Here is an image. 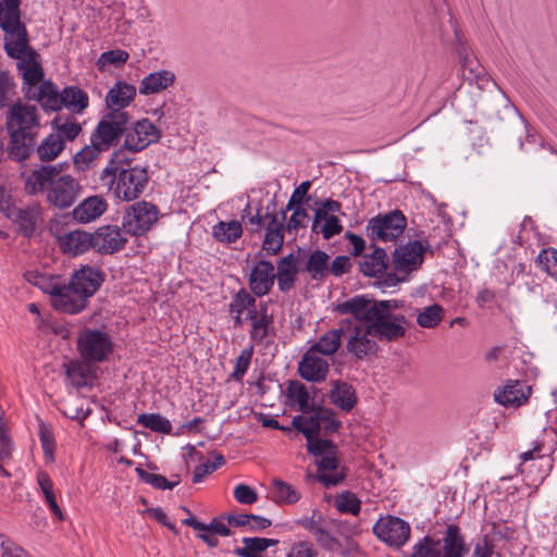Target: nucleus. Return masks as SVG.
<instances>
[{
	"label": "nucleus",
	"instance_id": "aec40b11",
	"mask_svg": "<svg viewBox=\"0 0 557 557\" xmlns=\"http://www.w3.org/2000/svg\"><path fill=\"white\" fill-rule=\"evenodd\" d=\"M102 281L100 270L91 267H83L73 274L70 282L73 288L87 301V298L98 290Z\"/></svg>",
	"mask_w": 557,
	"mask_h": 557
},
{
	"label": "nucleus",
	"instance_id": "f3484780",
	"mask_svg": "<svg viewBox=\"0 0 557 557\" xmlns=\"http://www.w3.org/2000/svg\"><path fill=\"white\" fill-rule=\"evenodd\" d=\"M330 364L325 356L309 348L298 364L300 376L308 382H322L326 379Z\"/></svg>",
	"mask_w": 557,
	"mask_h": 557
},
{
	"label": "nucleus",
	"instance_id": "cd10ccee",
	"mask_svg": "<svg viewBox=\"0 0 557 557\" xmlns=\"http://www.w3.org/2000/svg\"><path fill=\"white\" fill-rule=\"evenodd\" d=\"M257 309L256 298L245 289H240L228 305V311L238 326L248 322Z\"/></svg>",
	"mask_w": 557,
	"mask_h": 557
},
{
	"label": "nucleus",
	"instance_id": "ddd939ff",
	"mask_svg": "<svg viewBox=\"0 0 557 557\" xmlns=\"http://www.w3.org/2000/svg\"><path fill=\"white\" fill-rule=\"evenodd\" d=\"M410 525L407 521L395 516L381 517L373 525L376 537L391 547L399 548L410 537Z\"/></svg>",
	"mask_w": 557,
	"mask_h": 557
},
{
	"label": "nucleus",
	"instance_id": "864d4df0",
	"mask_svg": "<svg viewBox=\"0 0 557 557\" xmlns=\"http://www.w3.org/2000/svg\"><path fill=\"white\" fill-rule=\"evenodd\" d=\"M411 557H441L440 541L430 536L423 537L413 546Z\"/></svg>",
	"mask_w": 557,
	"mask_h": 557
},
{
	"label": "nucleus",
	"instance_id": "de8ad7c7",
	"mask_svg": "<svg viewBox=\"0 0 557 557\" xmlns=\"http://www.w3.org/2000/svg\"><path fill=\"white\" fill-rule=\"evenodd\" d=\"M137 423L163 434H170L172 431L171 422L159 413H141L137 417Z\"/></svg>",
	"mask_w": 557,
	"mask_h": 557
},
{
	"label": "nucleus",
	"instance_id": "1a4fd4ad",
	"mask_svg": "<svg viewBox=\"0 0 557 557\" xmlns=\"http://www.w3.org/2000/svg\"><path fill=\"white\" fill-rule=\"evenodd\" d=\"M407 226V218L400 210L377 214L369 220L366 226L367 236L383 243L396 240Z\"/></svg>",
	"mask_w": 557,
	"mask_h": 557
},
{
	"label": "nucleus",
	"instance_id": "6e6552de",
	"mask_svg": "<svg viewBox=\"0 0 557 557\" xmlns=\"http://www.w3.org/2000/svg\"><path fill=\"white\" fill-rule=\"evenodd\" d=\"M292 424L305 435L307 444H315L324 441L318 437L321 430L327 432L336 431L341 422L335 418L333 410L323 407H314L307 416L294 417Z\"/></svg>",
	"mask_w": 557,
	"mask_h": 557
},
{
	"label": "nucleus",
	"instance_id": "7c9ffc66",
	"mask_svg": "<svg viewBox=\"0 0 557 557\" xmlns=\"http://www.w3.org/2000/svg\"><path fill=\"white\" fill-rule=\"evenodd\" d=\"M440 548L441 557H465L468 548L465 537L457 525H448L442 539V545L440 544Z\"/></svg>",
	"mask_w": 557,
	"mask_h": 557
},
{
	"label": "nucleus",
	"instance_id": "58836bf2",
	"mask_svg": "<svg viewBox=\"0 0 557 557\" xmlns=\"http://www.w3.org/2000/svg\"><path fill=\"white\" fill-rule=\"evenodd\" d=\"M24 277L29 284L49 294L51 298L55 292L59 290V286L62 283L60 276L41 273L35 270L25 272Z\"/></svg>",
	"mask_w": 557,
	"mask_h": 557
},
{
	"label": "nucleus",
	"instance_id": "2f4dec72",
	"mask_svg": "<svg viewBox=\"0 0 557 557\" xmlns=\"http://www.w3.org/2000/svg\"><path fill=\"white\" fill-rule=\"evenodd\" d=\"M297 274V258L293 253L283 257L278 261L277 272H275V278H277L278 289L283 293L290 290L295 285Z\"/></svg>",
	"mask_w": 557,
	"mask_h": 557
},
{
	"label": "nucleus",
	"instance_id": "f03ea898",
	"mask_svg": "<svg viewBox=\"0 0 557 557\" xmlns=\"http://www.w3.org/2000/svg\"><path fill=\"white\" fill-rule=\"evenodd\" d=\"M24 188L29 195H46V201L58 209H67L81 196L83 187L77 178L57 165H42L25 176Z\"/></svg>",
	"mask_w": 557,
	"mask_h": 557
},
{
	"label": "nucleus",
	"instance_id": "4d7b16f0",
	"mask_svg": "<svg viewBox=\"0 0 557 557\" xmlns=\"http://www.w3.org/2000/svg\"><path fill=\"white\" fill-rule=\"evenodd\" d=\"M335 507L341 512L357 516L360 511V500L352 493L346 492L336 497Z\"/></svg>",
	"mask_w": 557,
	"mask_h": 557
},
{
	"label": "nucleus",
	"instance_id": "680f3d73",
	"mask_svg": "<svg viewBox=\"0 0 557 557\" xmlns=\"http://www.w3.org/2000/svg\"><path fill=\"white\" fill-rule=\"evenodd\" d=\"M318 552L309 541H298L290 545L287 557H317Z\"/></svg>",
	"mask_w": 557,
	"mask_h": 557
},
{
	"label": "nucleus",
	"instance_id": "ea45409f",
	"mask_svg": "<svg viewBox=\"0 0 557 557\" xmlns=\"http://www.w3.org/2000/svg\"><path fill=\"white\" fill-rule=\"evenodd\" d=\"M65 148L64 139L54 133L48 135L37 147L36 151L41 161L48 162L57 159Z\"/></svg>",
	"mask_w": 557,
	"mask_h": 557
},
{
	"label": "nucleus",
	"instance_id": "8fccbe9b",
	"mask_svg": "<svg viewBox=\"0 0 557 557\" xmlns=\"http://www.w3.org/2000/svg\"><path fill=\"white\" fill-rule=\"evenodd\" d=\"M53 126L57 129L55 135L65 140H74L82 132V126L73 117L62 120L60 116L53 121Z\"/></svg>",
	"mask_w": 557,
	"mask_h": 557
},
{
	"label": "nucleus",
	"instance_id": "f257e3e1",
	"mask_svg": "<svg viewBox=\"0 0 557 557\" xmlns=\"http://www.w3.org/2000/svg\"><path fill=\"white\" fill-rule=\"evenodd\" d=\"M342 314L366 319L375 338L380 341H396L406 333V319L401 314L392 313L391 301H376L366 296H355L336 306Z\"/></svg>",
	"mask_w": 557,
	"mask_h": 557
},
{
	"label": "nucleus",
	"instance_id": "7ed1b4c3",
	"mask_svg": "<svg viewBox=\"0 0 557 557\" xmlns=\"http://www.w3.org/2000/svg\"><path fill=\"white\" fill-rule=\"evenodd\" d=\"M5 127L10 137V158L15 161L26 160L33 152L42 127L39 108L21 100L9 106Z\"/></svg>",
	"mask_w": 557,
	"mask_h": 557
},
{
	"label": "nucleus",
	"instance_id": "dca6fc26",
	"mask_svg": "<svg viewBox=\"0 0 557 557\" xmlns=\"http://www.w3.org/2000/svg\"><path fill=\"white\" fill-rule=\"evenodd\" d=\"M92 249L101 255H112L124 248L127 238L116 225H103L91 233Z\"/></svg>",
	"mask_w": 557,
	"mask_h": 557
},
{
	"label": "nucleus",
	"instance_id": "2eb2a0df",
	"mask_svg": "<svg viewBox=\"0 0 557 557\" xmlns=\"http://www.w3.org/2000/svg\"><path fill=\"white\" fill-rule=\"evenodd\" d=\"M428 247L429 245L421 240H412L398 246L393 256L395 269L406 274L418 270L423 263Z\"/></svg>",
	"mask_w": 557,
	"mask_h": 557
},
{
	"label": "nucleus",
	"instance_id": "c85d7f7f",
	"mask_svg": "<svg viewBox=\"0 0 557 557\" xmlns=\"http://www.w3.org/2000/svg\"><path fill=\"white\" fill-rule=\"evenodd\" d=\"M175 79V74L170 70L156 71L140 81L138 91L144 96L159 94L172 86Z\"/></svg>",
	"mask_w": 557,
	"mask_h": 557
},
{
	"label": "nucleus",
	"instance_id": "0eeeda50",
	"mask_svg": "<svg viewBox=\"0 0 557 557\" xmlns=\"http://www.w3.org/2000/svg\"><path fill=\"white\" fill-rule=\"evenodd\" d=\"M308 451L317 458L318 479L325 486L337 485L345 478V471L339 467L337 448L332 441L307 444Z\"/></svg>",
	"mask_w": 557,
	"mask_h": 557
},
{
	"label": "nucleus",
	"instance_id": "412c9836",
	"mask_svg": "<svg viewBox=\"0 0 557 557\" xmlns=\"http://www.w3.org/2000/svg\"><path fill=\"white\" fill-rule=\"evenodd\" d=\"M51 305L59 311L74 314L86 307V301L83 296L73 288L71 282L69 284L62 282L59 286V290L55 292L51 299Z\"/></svg>",
	"mask_w": 557,
	"mask_h": 557
},
{
	"label": "nucleus",
	"instance_id": "052dcab7",
	"mask_svg": "<svg viewBox=\"0 0 557 557\" xmlns=\"http://www.w3.org/2000/svg\"><path fill=\"white\" fill-rule=\"evenodd\" d=\"M536 263L547 274H552V269L557 264V250L552 247L542 249L536 258Z\"/></svg>",
	"mask_w": 557,
	"mask_h": 557
},
{
	"label": "nucleus",
	"instance_id": "9b49d317",
	"mask_svg": "<svg viewBox=\"0 0 557 557\" xmlns=\"http://www.w3.org/2000/svg\"><path fill=\"white\" fill-rule=\"evenodd\" d=\"M77 349L84 361L97 363L108 358L112 352L113 344L106 332L86 329L77 338Z\"/></svg>",
	"mask_w": 557,
	"mask_h": 557
},
{
	"label": "nucleus",
	"instance_id": "20e7f679",
	"mask_svg": "<svg viewBox=\"0 0 557 557\" xmlns=\"http://www.w3.org/2000/svg\"><path fill=\"white\" fill-rule=\"evenodd\" d=\"M99 178L109 185L113 195L122 201L137 199L149 182V175L145 168L136 165L119 171L114 160L103 168Z\"/></svg>",
	"mask_w": 557,
	"mask_h": 557
},
{
	"label": "nucleus",
	"instance_id": "4468645a",
	"mask_svg": "<svg viewBox=\"0 0 557 557\" xmlns=\"http://www.w3.org/2000/svg\"><path fill=\"white\" fill-rule=\"evenodd\" d=\"M124 134L125 148L134 152L144 150L161 137V131L148 119L137 121L131 127L126 126Z\"/></svg>",
	"mask_w": 557,
	"mask_h": 557
},
{
	"label": "nucleus",
	"instance_id": "c756f323",
	"mask_svg": "<svg viewBox=\"0 0 557 557\" xmlns=\"http://www.w3.org/2000/svg\"><path fill=\"white\" fill-rule=\"evenodd\" d=\"M59 243L63 252L74 257L92 248L91 233L82 230L64 234L60 237Z\"/></svg>",
	"mask_w": 557,
	"mask_h": 557
},
{
	"label": "nucleus",
	"instance_id": "e2e57ef3",
	"mask_svg": "<svg viewBox=\"0 0 557 557\" xmlns=\"http://www.w3.org/2000/svg\"><path fill=\"white\" fill-rule=\"evenodd\" d=\"M342 231L343 225L336 215L330 216L318 228V233H321L324 239H331L335 235L341 234Z\"/></svg>",
	"mask_w": 557,
	"mask_h": 557
},
{
	"label": "nucleus",
	"instance_id": "5701e85b",
	"mask_svg": "<svg viewBox=\"0 0 557 557\" xmlns=\"http://www.w3.org/2000/svg\"><path fill=\"white\" fill-rule=\"evenodd\" d=\"M248 318L250 323L249 335L252 342L262 343L263 339L274 334L273 315L269 312L268 305L262 302Z\"/></svg>",
	"mask_w": 557,
	"mask_h": 557
},
{
	"label": "nucleus",
	"instance_id": "393cba45",
	"mask_svg": "<svg viewBox=\"0 0 557 557\" xmlns=\"http://www.w3.org/2000/svg\"><path fill=\"white\" fill-rule=\"evenodd\" d=\"M531 394V387L522 382L513 381L496 389L495 400L505 407H519Z\"/></svg>",
	"mask_w": 557,
	"mask_h": 557
},
{
	"label": "nucleus",
	"instance_id": "72a5a7b5",
	"mask_svg": "<svg viewBox=\"0 0 557 557\" xmlns=\"http://www.w3.org/2000/svg\"><path fill=\"white\" fill-rule=\"evenodd\" d=\"M286 397L290 406H297L298 410L307 416L310 413L314 406L313 397L310 395L308 388L299 381L289 382L286 388Z\"/></svg>",
	"mask_w": 557,
	"mask_h": 557
},
{
	"label": "nucleus",
	"instance_id": "f8f14e48",
	"mask_svg": "<svg viewBox=\"0 0 557 557\" xmlns=\"http://www.w3.org/2000/svg\"><path fill=\"white\" fill-rule=\"evenodd\" d=\"M128 120V113H107L91 133L90 143H96L104 151L109 150L120 141Z\"/></svg>",
	"mask_w": 557,
	"mask_h": 557
},
{
	"label": "nucleus",
	"instance_id": "37998d69",
	"mask_svg": "<svg viewBox=\"0 0 557 557\" xmlns=\"http://www.w3.org/2000/svg\"><path fill=\"white\" fill-rule=\"evenodd\" d=\"M243 234L239 221L219 222L212 227V236L220 243H235Z\"/></svg>",
	"mask_w": 557,
	"mask_h": 557
},
{
	"label": "nucleus",
	"instance_id": "13d9d810",
	"mask_svg": "<svg viewBox=\"0 0 557 557\" xmlns=\"http://www.w3.org/2000/svg\"><path fill=\"white\" fill-rule=\"evenodd\" d=\"M225 460L224 457L220 454L214 455L213 461H206L202 465L196 467L194 471V478L193 481L195 483L201 482L209 473L215 471L219 467L224 465Z\"/></svg>",
	"mask_w": 557,
	"mask_h": 557
},
{
	"label": "nucleus",
	"instance_id": "e433bc0d",
	"mask_svg": "<svg viewBox=\"0 0 557 557\" xmlns=\"http://www.w3.org/2000/svg\"><path fill=\"white\" fill-rule=\"evenodd\" d=\"M360 271L367 276H377L387 268V256L384 249L374 248L371 253L362 256L359 262Z\"/></svg>",
	"mask_w": 557,
	"mask_h": 557
},
{
	"label": "nucleus",
	"instance_id": "5fc2aeb1",
	"mask_svg": "<svg viewBox=\"0 0 557 557\" xmlns=\"http://www.w3.org/2000/svg\"><path fill=\"white\" fill-rule=\"evenodd\" d=\"M292 210L293 213L284 228L287 234L296 236L299 228L306 227L309 214L302 206H295Z\"/></svg>",
	"mask_w": 557,
	"mask_h": 557
},
{
	"label": "nucleus",
	"instance_id": "774afa93",
	"mask_svg": "<svg viewBox=\"0 0 557 557\" xmlns=\"http://www.w3.org/2000/svg\"><path fill=\"white\" fill-rule=\"evenodd\" d=\"M39 437H40V443H41V447H42L45 457L49 461H53L55 444H54L52 433L49 430H47L45 426H41Z\"/></svg>",
	"mask_w": 557,
	"mask_h": 557
},
{
	"label": "nucleus",
	"instance_id": "4c0bfd02",
	"mask_svg": "<svg viewBox=\"0 0 557 557\" xmlns=\"http://www.w3.org/2000/svg\"><path fill=\"white\" fill-rule=\"evenodd\" d=\"M271 498L278 505H292L300 499V493L292 484L273 479L271 483Z\"/></svg>",
	"mask_w": 557,
	"mask_h": 557
},
{
	"label": "nucleus",
	"instance_id": "f704fd0d",
	"mask_svg": "<svg viewBox=\"0 0 557 557\" xmlns=\"http://www.w3.org/2000/svg\"><path fill=\"white\" fill-rule=\"evenodd\" d=\"M331 403L343 411H350L356 403L357 396L354 387L342 381H335L330 391Z\"/></svg>",
	"mask_w": 557,
	"mask_h": 557
},
{
	"label": "nucleus",
	"instance_id": "6ab92c4d",
	"mask_svg": "<svg viewBox=\"0 0 557 557\" xmlns=\"http://www.w3.org/2000/svg\"><path fill=\"white\" fill-rule=\"evenodd\" d=\"M274 280L273 264L270 261L260 260L255 263L250 271L248 285L256 296L261 297L271 290Z\"/></svg>",
	"mask_w": 557,
	"mask_h": 557
},
{
	"label": "nucleus",
	"instance_id": "3c124183",
	"mask_svg": "<svg viewBox=\"0 0 557 557\" xmlns=\"http://www.w3.org/2000/svg\"><path fill=\"white\" fill-rule=\"evenodd\" d=\"M128 58H129V54L125 50H121V49L109 50V51L102 52L99 55V58L96 62V65L99 71H104L108 65H113V66L119 67V66H122L123 64H125L126 61L128 60Z\"/></svg>",
	"mask_w": 557,
	"mask_h": 557
},
{
	"label": "nucleus",
	"instance_id": "69168bd1",
	"mask_svg": "<svg viewBox=\"0 0 557 557\" xmlns=\"http://www.w3.org/2000/svg\"><path fill=\"white\" fill-rule=\"evenodd\" d=\"M234 497L238 503L244 505H251L258 499L256 491L246 484H238L234 488Z\"/></svg>",
	"mask_w": 557,
	"mask_h": 557
},
{
	"label": "nucleus",
	"instance_id": "338daca9",
	"mask_svg": "<svg viewBox=\"0 0 557 557\" xmlns=\"http://www.w3.org/2000/svg\"><path fill=\"white\" fill-rule=\"evenodd\" d=\"M313 537L321 547L327 550L337 552L341 548L339 541L324 528H322Z\"/></svg>",
	"mask_w": 557,
	"mask_h": 557
},
{
	"label": "nucleus",
	"instance_id": "b1692460",
	"mask_svg": "<svg viewBox=\"0 0 557 557\" xmlns=\"http://www.w3.org/2000/svg\"><path fill=\"white\" fill-rule=\"evenodd\" d=\"M265 216L270 218V221L265 226L262 249L267 250L270 255H277L284 243V221L286 219V214L285 211H282L281 220H278L277 214L275 213H267Z\"/></svg>",
	"mask_w": 557,
	"mask_h": 557
},
{
	"label": "nucleus",
	"instance_id": "0e129e2a",
	"mask_svg": "<svg viewBox=\"0 0 557 557\" xmlns=\"http://www.w3.org/2000/svg\"><path fill=\"white\" fill-rule=\"evenodd\" d=\"M14 445L7 432L5 423L0 422V459L5 462L11 459Z\"/></svg>",
	"mask_w": 557,
	"mask_h": 557
},
{
	"label": "nucleus",
	"instance_id": "473e14b6",
	"mask_svg": "<svg viewBox=\"0 0 557 557\" xmlns=\"http://www.w3.org/2000/svg\"><path fill=\"white\" fill-rule=\"evenodd\" d=\"M12 215L23 235L30 236L41 220V207L38 203H33L14 210Z\"/></svg>",
	"mask_w": 557,
	"mask_h": 557
},
{
	"label": "nucleus",
	"instance_id": "a878e982",
	"mask_svg": "<svg viewBox=\"0 0 557 557\" xmlns=\"http://www.w3.org/2000/svg\"><path fill=\"white\" fill-rule=\"evenodd\" d=\"M28 99L38 101L45 110L58 111L62 108V91L50 82H44L38 87H28L26 92Z\"/></svg>",
	"mask_w": 557,
	"mask_h": 557
},
{
	"label": "nucleus",
	"instance_id": "6e6d98bb",
	"mask_svg": "<svg viewBox=\"0 0 557 557\" xmlns=\"http://www.w3.org/2000/svg\"><path fill=\"white\" fill-rule=\"evenodd\" d=\"M136 472L141 481H144L147 484L152 485L156 488L172 490L174 486H176L180 483V480L170 482L163 475L148 472L140 467L136 468Z\"/></svg>",
	"mask_w": 557,
	"mask_h": 557
},
{
	"label": "nucleus",
	"instance_id": "9d476101",
	"mask_svg": "<svg viewBox=\"0 0 557 557\" xmlns=\"http://www.w3.org/2000/svg\"><path fill=\"white\" fill-rule=\"evenodd\" d=\"M159 220V209L151 202L138 201L127 207L122 228L132 236L146 234Z\"/></svg>",
	"mask_w": 557,
	"mask_h": 557
},
{
	"label": "nucleus",
	"instance_id": "423d86ee",
	"mask_svg": "<svg viewBox=\"0 0 557 557\" xmlns=\"http://www.w3.org/2000/svg\"><path fill=\"white\" fill-rule=\"evenodd\" d=\"M344 338L347 352L357 359H363L377 350V343L369 322L351 315L343 320Z\"/></svg>",
	"mask_w": 557,
	"mask_h": 557
},
{
	"label": "nucleus",
	"instance_id": "4be33fe9",
	"mask_svg": "<svg viewBox=\"0 0 557 557\" xmlns=\"http://www.w3.org/2000/svg\"><path fill=\"white\" fill-rule=\"evenodd\" d=\"M108 210V202L103 196L94 195L82 200L72 211L73 219L87 224L99 219Z\"/></svg>",
	"mask_w": 557,
	"mask_h": 557
},
{
	"label": "nucleus",
	"instance_id": "09e8293b",
	"mask_svg": "<svg viewBox=\"0 0 557 557\" xmlns=\"http://www.w3.org/2000/svg\"><path fill=\"white\" fill-rule=\"evenodd\" d=\"M65 372L71 383L76 387H82L88 383V367L78 360H71L65 364Z\"/></svg>",
	"mask_w": 557,
	"mask_h": 557
},
{
	"label": "nucleus",
	"instance_id": "c9c22d12",
	"mask_svg": "<svg viewBox=\"0 0 557 557\" xmlns=\"http://www.w3.org/2000/svg\"><path fill=\"white\" fill-rule=\"evenodd\" d=\"M344 330L342 321L338 329L329 330L310 348L325 357L333 356L341 347Z\"/></svg>",
	"mask_w": 557,
	"mask_h": 557
},
{
	"label": "nucleus",
	"instance_id": "79ce46f5",
	"mask_svg": "<svg viewBox=\"0 0 557 557\" xmlns=\"http://www.w3.org/2000/svg\"><path fill=\"white\" fill-rule=\"evenodd\" d=\"M278 543L277 540L263 537H244L243 547H237L235 554L239 557H260L259 554Z\"/></svg>",
	"mask_w": 557,
	"mask_h": 557
},
{
	"label": "nucleus",
	"instance_id": "a211bd4d",
	"mask_svg": "<svg viewBox=\"0 0 557 557\" xmlns=\"http://www.w3.org/2000/svg\"><path fill=\"white\" fill-rule=\"evenodd\" d=\"M136 95L135 85L125 81L114 83L104 99L106 106L110 110L109 113H126L123 110L134 101Z\"/></svg>",
	"mask_w": 557,
	"mask_h": 557
},
{
	"label": "nucleus",
	"instance_id": "a19ab883",
	"mask_svg": "<svg viewBox=\"0 0 557 557\" xmlns=\"http://www.w3.org/2000/svg\"><path fill=\"white\" fill-rule=\"evenodd\" d=\"M89 103L88 95L81 88L71 86L62 90V107L74 113H82Z\"/></svg>",
	"mask_w": 557,
	"mask_h": 557
},
{
	"label": "nucleus",
	"instance_id": "bb28decb",
	"mask_svg": "<svg viewBox=\"0 0 557 557\" xmlns=\"http://www.w3.org/2000/svg\"><path fill=\"white\" fill-rule=\"evenodd\" d=\"M18 60L17 69L21 72L23 81L28 87H38L42 79L44 72L40 63L36 59V53L24 49L20 57H13Z\"/></svg>",
	"mask_w": 557,
	"mask_h": 557
},
{
	"label": "nucleus",
	"instance_id": "a18cd8bd",
	"mask_svg": "<svg viewBox=\"0 0 557 557\" xmlns=\"http://www.w3.org/2000/svg\"><path fill=\"white\" fill-rule=\"evenodd\" d=\"M330 256L322 250H314L310 253L306 270L313 280H323L329 274Z\"/></svg>",
	"mask_w": 557,
	"mask_h": 557
},
{
	"label": "nucleus",
	"instance_id": "603ef678",
	"mask_svg": "<svg viewBox=\"0 0 557 557\" xmlns=\"http://www.w3.org/2000/svg\"><path fill=\"white\" fill-rule=\"evenodd\" d=\"M444 317V310L440 305L425 307L417 317V322L421 327H435Z\"/></svg>",
	"mask_w": 557,
	"mask_h": 557
},
{
	"label": "nucleus",
	"instance_id": "49530a36",
	"mask_svg": "<svg viewBox=\"0 0 557 557\" xmlns=\"http://www.w3.org/2000/svg\"><path fill=\"white\" fill-rule=\"evenodd\" d=\"M104 150L97 146L96 143L85 146L78 152L75 153L73 162L78 171L85 172L92 163L99 158L100 153Z\"/></svg>",
	"mask_w": 557,
	"mask_h": 557
},
{
	"label": "nucleus",
	"instance_id": "39448f33",
	"mask_svg": "<svg viewBox=\"0 0 557 557\" xmlns=\"http://www.w3.org/2000/svg\"><path fill=\"white\" fill-rule=\"evenodd\" d=\"M20 0H0V27L5 33L4 48L10 57H20L27 48V32L21 22Z\"/></svg>",
	"mask_w": 557,
	"mask_h": 557
},
{
	"label": "nucleus",
	"instance_id": "bf43d9fd",
	"mask_svg": "<svg viewBox=\"0 0 557 557\" xmlns=\"http://www.w3.org/2000/svg\"><path fill=\"white\" fill-rule=\"evenodd\" d=\"M0 557H32L23 547L0 533Z\"/></svg>",
	"mask_w": 557,
	"mask_h": 557
},
{
	"label": "nucleus",
	"instance_id": "c03bdc74",
	"mask_svg": "<svg viewBox=\"0 0 557 557\" xmlns=\"http://www.w3.org/2000/svg\"><path fill=\"white\" fill-rule=\"evenodd\" d=\"M37 483H38L39 488H40L41 493L44 494L45 499H46L50 510L52 511V513L60 521H63L64 515L57 503L54 490H53V482L50 479V476L48 475V473H46L45 471H39L37 473Z\"/></svg>",
	"mask_w": 557,
	"mask_h": 557
}]
</instances>
